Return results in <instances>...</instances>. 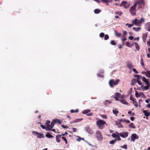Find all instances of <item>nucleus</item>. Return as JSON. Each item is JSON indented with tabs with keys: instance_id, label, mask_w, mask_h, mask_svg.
<instances>
[{
	"instance_id": "4be33fe9",
	"label": "nucleus",
	"mask_w": 150,
	"mask_h": 150,
	"mask_svg": "<svg viewBox=\"0 0 150 150\" xmlns=\"http://www.w3.org/2000/svg\"><path fill=\"white\" fill-rule=\"evenodd\" d=\"M110 44L113 45H115L117 43L114 40H111L110 42Z\"/></svg>"
},
{
	"instance_id": "f257e3e1",
	"label": "nucleus",
	"mask_w": 150,
	"mask_h": 150,
	"mask_svg": "<svg viewBox=\"0 0 150 150\" xmlns=\"http://www.w3.org/2000/svg\"><path fill=\"white\" fill-rule=\"evenodd\" d=\"M106 124V122L104 120L100 119L96 122V124L99 129H102L104 128V125Z\"/></svg>"
},
{
	"instance_id": "9d476101",
	"label": "nucleus",
	"mask_w": 150,
	"mask_h": 150,
	"mask_svg": "<svg viewBox=\"0 0 150 150\" xmlns=\"http://www.w3.org/2000/svg\"><path fill=\"white\" fill-rule=\"evenodd\" d=\"M50 121L49 120H47L46 122L45 125L47 127V129H46V131H47L48 130H50Z\"/></svg>"
},
{
	"instance_id": "1a4fd4ad",
	"label": "nucleus",
	"mask_w": 150,
	"mask_h": 150,
	"mask_svg": "<svg viewBox=\"0 0 150 150\" xmlns=\"http://www.w3.org/2000/svg\"><path fill=\"white\" fill-rule=\"evenodd\" d=\"M128 133L127 132H123L122 133H120V135L123 138H125L128 136Z\"/></svg>"
},
{
	"instance_id": "6e6d98bb",
	"label": "nucleus",
	"mask_w": 150,
	"mask_h": 150,
	"mask_svg": "<svg viewBox=\"0 0 150 150\" xmlns=\"http://www.w3.org/2000/svg\"><path fill=\"white\" fill-rule=\"evenodd\" d=\"M40 127H42V128L43 129H47V127H46L44 125H40Z\"/></svg>"
},
{
	"instance_id": "680f3d73",
	"label": "nucleus",
	"mask_w": 150,
	"mask_h": 150,
	"mask_svg": "<svg viewBox=\"0 0 150 150\" xmlns=\"http://www.w3.org/2000/svg\"><path fill=\"white\" fill-rule=\"evenodd\" d=\"M86 115L88 116H93V113L92 112H91L89 114H86Z\"/></svg>"
},
{
	"instance_id": "603ef678",
	"label": "nucleus",
	"mask_w": 150,
	"mask_h": 150,
	"mask_svg": "<svg viewBox=\"0 0 150 150\" xmlns=\"http://www.w3.org/2000/svg\"><path fill=\"white\" fill-rule=\"evenodd\" d=\"M132 70L136 74H138L139 72L138 71L135 69L134 68L132 69Z\"/></svg>"
},
{
	"instance_id": "052dcab7",
	"label": "nucleus",
	"mask_w": 150,
	"mask_h": 150,
	"mask_svg": "<svg viewBox=\"0 0 150 150\" xmlns=\"http://www.w3.org/2000/svg\"><path fill=\"white\" fill-rule=\"evenodd\" d=\"M139 21L142 23V22H144V19L142 18H141L140 20H139Z\"/></svg>"
},
{
	"instance_id": "58836bf2",
	"label": "nucleus",
	"mask_w": 150,
	"mask_h": 150,
	"mask_svg": "<svg viewBox=\"0 0 150 150\" xmlns=\"http://www.w3.org/2000/svg\"><path fill=\"white\" fill-rule=\"evenodd\" d=\"M144 82L146 85L150 86V83L149 82V79H148L146 81Z\"/></svg>"
},
{
	"instance_id": "4c0bfd02",
	"label": "nucleus",
	"mask_w": 150,
	"mask_h": 150,
	"mask_svg": "<svg viewBox=\"0 0 150 150\" xmlns=\"http://www.w3.org/2000/svg\"><path fill=\"white\" fill-rule=\"evenodd\" d=\"M112 112H113V113L114 114H116V115L118 114L119 112L118 111L116 110H113Z\"/></svg>"
},
{
	"instance_id": "5fc2aeb1",
	"label": "nucleus",
	"mask_w": 150,
	"mask_h": 150,
	"mask_svg": "<svg viewBox=\"0 0 150 150\" xmlns=\"http://www.w3.org/2000/svg\"><path fill=\"white\" fill-rule=\"evenodd\" d=\"M61 126L63 128H64V129H67L69 127H68L67 126H65L64 125H61Z\"/></svg>"
},
{
	"instance_id": "f704fd0d",
	"label": "nucleus",
	"mask_w": 150,
	"mask_h": 150,
	"mask_svg": "<svg viewBox=\"0 0 150 150\" xmlns=\"http://www.w3.org/2000/svg\"><path fill=\"white\" fill-rule=\"evenodd\" d=\"M135 96L137 98L139 97L140 96V95H139V94L138 92L137 91H135Z\"/></svg>"
},
{
	"instance_id": "7ed1b4c3",
	"label": "nucleus",
	"mask_w": 150,
	"mask_h": 150,
	"mask_svg": "<svg viewBox=\"0 0 150 150\" xmlns=\"http://www.w3.org/2000/svg\"><path fill=\"white\" fill-rule=\"evenodd\" d=\"M136 4H134L133 5L131 6L129 9V12L132 15H136Z\"/></svg>"
},
{
	"instance_id": "2f4dec72",
	"label": "nucleus",
	"mask_w": 150,
	"mask_h": 150,
	"mask_svg": "<svg viewBox=\"0 0 150 150\" xmlns=\"http://www.w3.org/2000/svg\"><path fill=\"white\" fill-rule=\"evenodd\" d=\"M132 24H133V25H134V24H135L136 25H137V19H135L133 20L132 21Z\"/></svg>"
},
{
	"instance_id": "338daca9",
	"label": "nucleus",
	"mask_w": 150,
	"mask_h": 150,
	"mask_svg": "<svg viewBox=\"0 0 150 150\" xmlns=\"http://www.w3.org/2000/svg\"><path fill=\"white\" fill-rule=\"evenodd\" d=\"M77 137H78V138L77 139V140L79 142L81 140V138L79 136H78Z\"/></svg>"
},
{
	"instance_id": "cd10ccee",
	"label": "nucleus",
	"mask_w": 150,
	"mask_h": 150,
	"mask_svg": "<svg viewBox=\"0 0 150 150\" xmlns=\"http://www.w3.org/2000/svg\"><path fill=\"white\" fill-rule=\"evenodd\" d=\"M78 111L79 110L78 109H76L75 110H70V112L71 113L77 112H78Z\"/></svg>"
},
{
	"instance_id": "6ab92c4d",
	"label": "nucleus",
	"mask_w": 150,
	"mask_h": 150,
	"mask_svg": "<svg viewBox=\"0 0 150 150\" xmlns=\"http://www.w3.org/2000/svg\"><path fill=\"white\" fill-rule=\"evenodd\" d=\"M134 45L136 48V50L137 51H139V45L136 42H135L134 43Z\"/></svg>"
},
{
	"instance_id": "423d86ee",
	"label": "nucleus",
	"mask_w": 150,
	"mask_h": 150,
	"mask_svg": "<svg viewBox=\"0 0 150 150\" xmlns=\"http://www.w3.org/2000/svg\"><path fill=\"white\" fill-rule=\"evenodd\" d=\"M127 3V2L125 1H123L119 4V6L120 7L123 6L125 8L127 9V8L129 6V5H126Z\"/></svg>"
},
{
	"instance_id": "09e8293b",
	"label": "nucleus",
	"mask_w": 150,
	"mask_h": 150,
	"mask_svg": "<svg viewBox=\"0 0 150 150\" xmlns=\"http://www.w3.org/2000/svg\"><path fill=\"white\" fill-rule=\"evenodd\" d=\"M140 63L142 66H144V64L143 61V59L142 58L141 59Z\"/></svg>"
},
{
	"instance_id": "ddd939ff",
	"label": "nucleus",
	"mask_w": 150,
	"mask_h": 150,
	"mask_svg": "<svg viewBox=\"0 0 150 150\" xmlns=\"http://www.w3.org/2000/svg\"><path fill=\"white\" fill-rule=\"evenodd\" d=\"M147 36V33H144L142 35V39L145 42L146 40V38Z\"/></svg>"
},
{
	"instance_id": "ea45409f",
	"label": "nucleus",
	"mask_w": 150,
	"mask_h": 150,
	"mask_svg": "<svg viewBox=\"0 0 150 150\" xmlns=\"http://www.w3.org/2000/svg\"><path fill=\"white\" fill-rule=\"evenodd\" d=\"M62 138L65 142L66 144H67L68 143L67 139L65 137H62Z\"/></svg>"
},
{
	"instance_id": "37998d69",
	"label": "nucleus",
	"mask_w": 150,
	"mask_h": 150,
	"mask_svg": "<svg viewBox=\"0 0 150 150\" xmlns=\"http://www.w3.org/2000/svg\"><path fill=\"white\" fill-rule=\"evenodd\" d=\"M130 100H132L133 102L134 101V100H135V99L133 97H132V95H131L130 97V99H129Z\"/></svg>"
},
{
	"instance_id": "a211bd4d",
	"label": "nucleus",
	"mask_w": 150,
	"mask_h": 150,
	"mask_svg": "<svg viewBox=\"0 0 150 150\" xmlns=\"http://www.w3.org/2000/svg\"><path fill=\"white\" fill-rule=\"evenodd\" d=\"M116 124L117 125L118 127L120 128L123 127V125L120 122H116Z\"/></svg>"
},
{
	"instance_id": "4d7b16f0",
	"label": "nucleus",
	"mask_w": 150,
	"mask_h": 150,
	"mask_svg": "<svg viewBox=\"0 0 150 150\" xmlns=\"http://www.w3.org/2000/svg\"><path fill=\"white\" fill-rule=\"evenodd\" d=\"M141 23L140 21H139V20L137 19V25H139V24H141Z\"/></svg>"
},
{
	"instance_id": "69168bd1",
	"label": "nucleus",
	"mask_w": 150,
	"mask_h": 150,
	"mask_svg": "<svg viewBox=\"0 0 150 150\" xmlns=\"http://www.w3.org/2000/svg\"><path fill=\"white\" fill-rule=\"evenodd\" d=\"M126 40H127L126 38L125 37H124L123 36V38L122 39V41H125Z\"/></svg>"
},
{
	"instance_id": "c85d7f7f",
	"label": "nucleus",
	"mask_w": 150,
	"mask_h": 150,
	"mask_svg": "<svg viewBox=\"0 0 150 150\" xmlns=\"http://www.w3.org/2000/svg\"><path fill=\"white\" fill-rule=\"evenodd\" d=\"M125 45L129 47H132V45H131L129 43V42H127L125 43Z\"/></svg>"
},
{
	"instance_id": "0eeeda50",
	"label": "nucleus",
	"mask_w": 150,
	"mask_h": 150,
	"mask_svg": "<svg viewBox=\"0 0 150 150\" xmlns=\"http://www.w3.org/2000/svg\"><path fill=\"white\" fill-rule=\"evenodd\" d=\"M138 139L139 136L136 134H132L131 136V139L132 141L134 142L135 139Z\"/></svg>"
},
{
	"instance_id": "20e7f679",
	"label": "nucleus",
	"mask_w": 150,
	"mask_h": 150,
	"mask_svg": "<svg viewBox=\"0 0 150 150\" xmlns=\"http://www.w3.org/2000/svg\"><path fill=\"white\" fill-rule=\"evenodd\" d=\"M96 137L98 140L101 141L103 139L102 135L100 131H96Z\"/></svg>"
},
{
	"instance_id": "f03ea898",
	"label": "nucleus",
	"mask_w": 150,
	"mask_h": 150,
	"mask_svg": "<svg viewBox=\"0 0 150 150\" xmlns=\"http://www.w3.org/2000/svg\"><path fill=\"white\" fill-rule=\"evenodd\" d=\"M120 81V80L117 79L115 81L113 79H111L109 82V84L110 86L111 87H113L114 85H117Z\"/></svg>"
},
{
	"instance_id": "a878e982",
	"label": "nucleus",
	"mask_w": 150,
	"mask_h": 150,
	"mask_svg": "<svg viewBox=\"0 0 150 150\" xmlns=\"http://www.w3.org/2000/svg\"><path fill=\"white\" fill-rule=\"evenodd\" d=\"M129 127L132 128H135V127L134 125V124L133 123H131L129 125Z\"/></svg>"
},
{
	"instance_id": "49530a36",
	"label": "nucleus",
	"mask_w": 150,
	"mask_h": 150,
	"mask_svg": "<svg viewBox=\"0 0 150 150\" xmlns=\"http://www.w3.org/2000/svg\"><path fill=\"white\" fill-rule=\"evenodd\" d=\"M126 25H128L129 28H130L133 26V24H129V23H127L126 24Z\"/></svg>"
},
{
	"instance_id": "39448f33",
	"label": "nucleus",
	"mask_w": 150,
	"mask_h": 150,
	"mask_svg": "<svg viewBox=\"0 0 150 150\" xmlns=\"http://www.w3.org/2000/svg\"><path fill=\"white\" fill-rule=\"evenodd\" d=\"M32 134L34 135H36L38 136V138H43L44 137L42 133H40L36 132L33 131L32 132Z\"/></svg>"
},
{
	"instance_id": "864d4df0",
	"label": "nucleus",
	"mask_w": 150,
	"mask_h": 150,
	"mask_svg": "<svg viewBox=\"0 0 150 150\" xmlns=\"http://www.w3.org/2000/svg\"><path fill=\"white\" fill-rule=\"evenodd\" d=\"M141 78H142V81L144 82L146 81L148 79H146L144 77H141Z\"/></svg>"
},
{
	"instance_id": "e433bc0d",
	"label": "nucleus",
	"mask_w": 150,
	"mask_h": 150,
	"mask_svg": "<svg viewBox=\"0 0 150 150\" xmlns=\"http://www.w3.org/2000/svg\"><path fill=\"white\" fill-rule=\"evenodd\" d=\"M116 137L117 138L115 139L116 142V140L120 141L121 140V139L119 135H117Z\"/></svg>"
},
{
	"instance_id": "bb28decb",
	"label": "nucleus",
	"mask_w": 150,
	"mask_h": 150,
	"mask_svg": "<svg viewBox=\"0 0 150 150\" xmlns=\"http://www.w3.org/2000/svg\"><path fill=\"white\" fill-rule=\"evenodd\" d=\"M127 67L131 69L133 67V66L132 64L130 63H128L127 64Z\"/></svg>"
},
{
	"instance_id": "bf43d9fd",
	"label": "nucleus",
	"mask_w": 150,
	"mask_h": 150,
	"mask_svg": "<svg viewBox=\"0 0 150 150\" xmlns=\"http://www.w3.org/2000/svg\"><path fill=\"white\" fill-rule=\"evenodd\" d=\"M124 122H125L127 123H129L130 122V121L128 120H125Z\"/></svg>"
},
{
	"instance_id": "c756f323",
	"label": "nucleus",
	"mask_w": 150,
	"mask_h": 150,
	"mask_svg": "<svg viewBox=\"0 0 150 150\" xmlns=\"http://www.w3.org/2000/svg\"><path fill=\"white\" fill-rule=\"evenodd\" d=\"M115 14H118L120 16H121L122 14V12L120 11H117L115 12Z\"/></svg>"
},
{
	"instance_id": "c9c22d12",
	"label": "nucleus",
	"mask_w": 150,
	"mask_h": 150,
	"mask_svg": "<svg viewBox=\"0 0 150 150\" xmlns=\"http://www.w3.org/2000/svg\"><path fill=\"white\" fill-rule=\"evenodd\" d=\"M83 119L82 118L81 119H76L74 121V122H78L81 121L83 120Z\"/></svg>"
},
{
	"instance_id": "4468645a",
	"label": "nucleus",
	"mask_w": 150,
	"mask_h": 150,
	"mask_svg": "<svg viewBox=\"0 0 150 150\" xmlns=\"http://www.w3.org/2000/svg\"><path fill=\"white\" fill-rule=\"evenodd\" d=\"M55 122L54 120H53L52 122L50 125V129H52L53 127H54V124H55Z\"/></svg>"
},
{
	"instance_id": "2eb2a0df",
	"label": "nucleus",
	"mask_w": 150,
	"mask_h": 150,
	"mask_svg": "<svg viewBox=\"0 0 150 150\" xmlns=\"http://www.w3.org/2000/svg\"><path fill=\"white\" fill-rule=\"evenodd\" d=\"M91 111V110L90 109L85 110L82 111V113L84 114H87L88 113Z\"/></svg>"
},
{
	"instance_id": "dca6fc26",
	"label": "nucleus",
	"mask_w": 150,
	"mask_h": 150,
	"mask_svg": "<svg viewBox=\"0 0 150 150\" xmlns=\"http://www.w3.org/2000/svg\"><path fill=\"white\" fill-rule=\"evenodd\" d=\"M144 74L146 77H149L150 78V71H147L146 72H144Z\"/></svg>"
},
{
	"instance_id": "412c9836",
	"label": "nucleus",
	"mask_w": 150,
	"mask_h": 150,
	"mask_svg": "<svg viewBox=\"0 0 150 150\" xmlns=\"http://www.w3.org/2000/svg\"><path fill=\"white\" fill-rule=\"evenodd\" d=\"M101 12V10L99 9H96L94 10V12L96 14H98Z\"/></svg>"
},
{
	"instance_id": "79ce46f5",
	"label": "nucleus",
	"mask_w": 150,
	"mask_h": 150,
	"mask_svg": "<svg viewBox=\"0 0 150 150\" xmlns=\"http://www.w3.org/2000/svg\"><path fill=\"white\" fill-rule=\"evenodd\" d=\"M116 142L115 139L112 140L109 142V143L110 144H113Z\"/></svg>"
},
{
	"instance_id": "f8f14e48",
	"label": "nucleus",
	"mask_w": 150,
	"mask_h": 150,
	"mask_svg": "<svg viewBox=\"0 0 150 150\" xmlns=\"http://www.w3.org/2000/svg\"><path fill=\"white\" fill-rule=\"evenodd\" d=\"M143 112L146 117H149L150 115V112H148L146 110H144Z\"/></svg>"
},
{
	"instance_id": "b1692460",
	"label": "nucleus",
	"mask_w": 150,
	"mask_h": 150,
	"mask_svg": "<svg viewBox=\"0 0 150 150\" xmlns=\"http://www.w3.org/2000/svg\"><path fill=\"white\" fill-rule=\"evenodd\" d=\"M137 82L138 84L139 85H141V88H142V89H143V87H144V86L143 85H142V83L140 82V81L139 80V81H135V83L136 82Z\"/></svg>"
},
{
	"instance_id": "9b49d317",
	"label": "nucleus",
	"mask_w": 150,
	"mask_h": 150,
	"mask_svg": "<svg viewBox=\"0 0 150 150\" xmlns=\"http://www.w3.org/2000/svg\"><path fill=\"white\" fill-rule=\"evenodd\" d=\"M61 137V135L60 134H59L56 135V141L58 142L59 143L60 142V139Z\"/></svg>"
},
{
	"instance_id": "5701e85b",
	"label": "nucleus",
	"mask_w": 150,
	"mask_h": 150,
	"mask_svg": "<svg viewBox=\"0 0 150 150\" xmlns=\"http://www.w3.org/2000/svg\"><path fill=\"white\" fill-rule=\"evenodd\" d=\"M54 120L55 123H57L58 124H60L61 123V121L59 120L56 118L54 119Z\"/></svg>"
},
{
	"instance_id": "6e6552de",
	"label": "nucleus",
	"mask_w": 150,
	"mask_h": 150,
	"mask_svg": "<svg viewBox=\"0 0 150 150\" xmlns=\"http://www.w3.org/2000/svg\"><path fill=\"white\" fill-rule=\"evenodd\" d=\"M144 4L145 2L144 0H139L137 1L134 4H136L137 6V5H144Z\"/></svg>"
},
{
	"instance_id": "393cba45",
	"label": "nucleus",
	"mask_w": 150,
	"mask_h": 150,
	"mask_svg": "<svg viewBox=\"0 0 150 150\" xmlns=\"http://www.w3.org/2000/svg\"><path fill=\"white\" fill-rule=\"evenodd\" d=\"M115 33L117 37H120L121 35V33L118 32L116 30L115 31Z\"/></svg>"
},
{
	"instance_id": "c03bdc74",
	"label": "nucleus",
	"mask_w": 150,
	"mask_h": 150,
	"mask_svg": "<svg viewBox=\"0 0 150 150\" xmlns=\"http://www.w3.org/2000/svg\"><path fill=\"white\" fill-rule=\"evenodd\" d=\"M121 147L122 148H124L125 149H127V146L126 144H125L123 146H121Z\"/></svg>"
},
{
	"instance_id": "aec40b11",
	"label": "nucleus",
	"mask_w": 150,
	"mask_h": 150,
	"mask_svg": "<svg viewBox=\"0 0 150 150\" xmlns=\"http://www.w3.org/2000/svg\"><path fill=\"white\" fill-rule=\"evenodd\" d=\"M120 101L122 103L125 105H127L128 104L127 102L124 100L121 99L120 100Z\"/></svg>"
},
{
	"instance_id": "a18cd8bd",
	"label": "nucleus",
	"mask_w": 150,
	"mask_h": 150,
	"mask_svg": "<svg viewBox=\"0 0 150 150\" xmlns=\"http://www.w3.org/2000/svg\"><path fill=\"white\" fill-rule=\"evenodd\" d=\"M135 77H137V78L136 79V81L139 80V76L138 75H136L135 76Z\"/></svg>"
},
{
	"instance_id": "7c9ffc66",
	"label": "nucleus",
	"mask_w": 150,
	"mask_h": 150,
	"mask_svg": "<svg viewBox=\"0 0 150 150\" xmlns=\"http://www.w3.org/2000/svg\"><path fill=\"white\" fill-rule=\"evenodd\" d=\"M132 28L133 30H134L135 31H137L141 29L139 27H137V28L133 27Z\"/></svg>"
},
{
	"instance_id": "473e14b6",
	"label": "nucleus",
	"mask_w": 150,
	"mask_h": 150,
	"mask_svg": "<svg viewBox=\"0 0 150 150\" xmlns=\"http://www.w3.org/2000/svg\"><path fill=\"white\" fill-rule=\"evenodd\" d=\"M149 85H146V86H144L143 87V90H147L150 87Z\"/></svg>"
},
{
	"instance_id": "8fccbe9b",
	"label": "nucleus",
	"mask_w": 150,
	"mask_h": 150,
	"mask_svg": "<svg viewBox=\"0 0 150 150\" xmlns=\"http://www.w3.org/2000/svg\"><path fill=\"white\" fill-rule=\"evenodd\" d=\"M127 34V33L126 31H124L123 32V36H124V37H125Z\"/></svg>"
},
{
	"instance_id": "3c124183",
	"label": "nucleus",
	"mask_w": 150,
	"mask_h": 150,
	"mask_svg": "<svg viewBox=\"0 0 150 150\" xmlns=\"http://www.w3.org/2000/svg\"><path fill=\"white\" fill-rule=\"evenodd\" d=\"M115 95L116 97H119L120 96L121 94L120 93H115Z\"/></svg>"
},
{
	"instance_id": "a19ab883",
	"label": "nucleus",
	"mask_w": 150,
	"mask_h": 150,
	"mask_svg": "<svg viewBox=\"0 0 150 150\" xmlns=\"http://www.w3.org/2000/svg\"><path fill=\"white\" fill-rule=\"evenodd\" d=\"M104 36H105V38H104L105 40H107L109 39V37L108 35L106 34V35H104Z\"/></svg>"
},
{
	"instance_id": "de8ad7c7",
	"label": "nucleus",
	"mask_w": 150,
	"mask_h": 150,
	"mask_svg": "<svg viewBox=\"0 0 150 150\" xmlns=\"http://www.w3.org/2000/svg\"><path fill=\"white\" fill-rule=\"evenodd\" d=\"M104 33H100L99 35L100 36L101 38H103L104 36Z\"/></svg>"
},
{
	"instance_id": "f3484780",
	"label": "nucleus",
	"mask_w": 150,
	"mask_h": 150,
	"mask_svg": "<svg viewBox=\"0 0 150 150\" xmlns=\"http://www.w3.org/2000/svg\"><path fill=\"white\" fill-rule=\"evenodd\" d=\"M45 136L48 138H52L54 137L49 132H47L45 135Z\"/></svg>"
},
{
	"instance_id": "72a5a7b5",
	"label": "nucleus",
	"mask_w": 150,
	"mask_h": 150,
	"mask_svg": "<svg viewBox=\"0 0 150 150\" xmlns=\"http://www.w3.org/2000/svg\"><path fill=\"white\" fill-rule=\"evenodd\" d=\"M133 102V104L136 107H137L138 106V103L135 100H134V101Z\"/></svg>"
},
{
	"instance_id": "0e129e2a",
	"label": "nucleus",
	"mask_w": 150,
	"mask_h": 150,
	"mask_svg": "<svg viewBox=\"0 0 150 150\" xmlns=\"http://www.w3.org/2000/svg\"><path fill=\"white\" fill-rule=\"evenodd\" d=\"M67 134H68V133L66 132L62 134H60V135H61V136H64Z\"/></svg>"
},
{
	"instance_id": "774afa93",
	"label": "nucleus",
	"mask_w": 150,
	"mask_h": 150,
	"mask_svg": "<svg viewBox=\"0 0 150 150\" xmlns=\"http://www.w3.org/2000/svg\"><path fill=\"white\" fill-rule=\"evenodd\" d=\"M147 45L148 46H150V40H149V41H147Z\"/></svg>"
},
{
	"instance_id": "13d9d810",
	"label": "nucleus",
	"mask_w": 150,
	"mask_h": 150,
	"mask_svg": "<svg viewBox=\"0 0 150 150\" xmlns=\"http://www.w3.org/2000/svg\"><path fill=\"white\" fill-rule=\"evenodd\" d=\"M112 136L114 138L116 137L117 136V135L114 133H112Z\"/></svg>"
},
{
	"instance_id": "e2e57ef3",
	"label": "nucleus",
	"mask_w": 150,
	"mask_h": 150,
	"mask_svg": "<svg viewBox=\"0 0 150 150\" xmlns=\"http://www.w3.org/2000/svg\"><path fill=\"white\" fill-rule=\"evenodd\" d=\"M72 129L73 130V131L74 132H76L77 131V129L75 128H72Z\"/></svg>"
}]
</instances>
